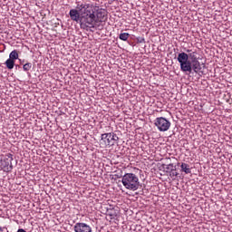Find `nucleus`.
<instances>
[{
    "mask_svg": "<svg viewBox=\"0 0 232 232\" xmlns=\"http://www.w3.org/2000/svg\"><path fill=\"white\" fill-rule=\"evenodd\" d=\"M70 18L75 23H80L82 30L95 28L97 23L106 21V13L98 11L95 14V7L92 4L77 2L76 9H71L69 12Z\"/></svg>",
    "mask_w": 232,
    "mask_h": 232,
    "instance_id": "nucleus-1",
    "label": "nucleus"
},
{
    "mask_svg": "<svg viewBox=\"0 0 232 232\" xmlns=\"http://www.w3.org/2000/svg\"><path fill=\"white\" fill-rule=\"evenodd\" d=\"M121 182L126 188V189H130V191H137L139 187L140 186V182L139 181V177L133 173H126L123 175L121 179Z\"/></svg>",
    "mask_w": 232,
    "mask_h": 232,
    "instance_id": "nucleus-2",
    "label": "nucleus"
},
{
    "mask_svg": "<svg viewBox=\"0 0 232 232\" xmlns=\"http://www.w3.org/2000/svg\"><path fill=\"white\" fill-rule=\"evenodd\" d=\"M178 63H179L181 72H185L186 70H191L189 56L186 53H179L178 54Z\"/></svg>",
    "mask_w": 232,
    "mask_h": 232,
    "instance_id": "nucleus-3",
    "label": "nucleus"
},
{
    "mask_svg": "<svg viewBox=\"0 0 232 232\" xmlns=\"http://www.w3.org/2000/svg\"><path fill=\"white\" fill-rule=\"evenodd\" d=\"M154 126L158 128L159 131H168L171 128V122L164 117H158L154 121Z\"/></svg>",
    "mask_w": 232,
    "mask_h": 232,
    "instance_id": "nucleus-4",
    "label": "nucleus"
},
{
    "mask_svg": "<svg viewBox=\"0 0 232 232\" xmlns=\"http://www.w3.org/2000/svg\"><path fill=\"white\" fill-rule=\"evenodd\" d=\"M12 160H14V155L8 153L5 155L4 160H1L2 169L6 173L12 171L14 169V166H12Z\"/></svg>",
    "mask_w": 232,
    "mask_h": 232,
    "instance_id": "nucleus-5",
    "label": "nucleus"
},
{
    "mask_svg": "<svg viewBox=\"0 0 232 232\" xmlns=\"http://www.w3.org/2000/svg\"><path fill=\"white\" fill-rule=\"evenodd\" d=\"M190 69L186 70L188 73H202V64H200V62L196 61V62H190Z\"/></svg>",
    "mask_w": 232,
    "mask_h": 232,
    "instance_id": "nucleus-6",
    "label": "nucleus"
},
{
    "mask_svg": "<svg viewBox=\"0 0 232 232\" xmlns=\"http://www.w3.org/2000/svg\"><path fill=\"white\" fill-rule=\"evenodd\" d=\"M73 228L74 232H92V227L86 223H76Z\"/></svg>",
    "mask_w": 232,
    "mask_h": 232,
    "instance_id": "nucleus-7",
    "label": "nucleus"
},
{
    "mask_svg": "<svg viewBox=\"0 0 232 232\" xmlns=\"http://www.w3.org/2000/svg\"><path fill=\"white\" fill-rule=\"evenodd\" d=\"M105 137H107V142H105L107 146H115L119 142V136L114 132L107 133Z\"/></svg>",
    "mask_w": 232,
    "mask_h": 232,
    "instance_id": "nucleus-8",
    "label": "nucleus"
},
{
    "mask_svg": "<svg viewBox=\"0 0 232 232\" xmlns=\"http://www.w3.org/2000/svg\"><path fill=\"white\" fill-rule=\"evenodd\" d=\"M181 171H183L184 173H186L187 175L191 173V169L189 168V165L187 163H181Z\"/></svg>",
    "mask_w": 232,
    "mask_h": 232,
    "instance_id": "nucleus-9",
    "label": "nucleus"
},
{
    "mask_svg": "<svg viewBox=\"0 0 232 232\" xmlns=\"http://www.w3.org/2000/svg\"><path fill=\"white\" fill-rule=\"evenodd\" d=\"M5 65H6V68H8V70H14V66L15 65V61L9 58L5 61Z\"/></svg>",
    "mask_w": 232,
    "mask_h": 232,
    "instance_id": "nucleus-10",
    "label": "nucleus"
},
{
    "mask_svg": "<svg viewBox=\"0 0 232 232\" xmlns=\"http://www.w3.org/2000/svg\"><path fill=\"white\" fill-rule=\"evenodd\" d=\"M9 59H11L12 61L19 59V53L17 52V50H14L10 53Z\"/></svg>",
    "mask_w": 232,
    "mask_h": 232,
    "instance_id": "nucleus-11",
    "label": "nucleus"
},
{
    "mask_svg": "<svg viewBox=\"0 0 232 232\" xmlns=\"http://www.w3.org/2000/svg\"><path fill=\"white\" fill-rule=\"evenodd\" d=\"M188 59H190V63H195L198 61V57H197V52H192L188 54Z\"/></svg>",
    "mask_w": 232,
    "mask_h": 232,
    "instance_id": "nucleus-12",
    "label": "nucleus"
},
{
    "mask_svg": "<svg viewBox=\"0 0 232 232\" xmlns=\"http://www.w3.org/2000/svg\"><path fill=\"white\" fill-rule=\"evenodd\" d=\"M119 38L121 39V41H127L128 39H130V34L121 33V34H120Z\"/></svg>",
    "mask_w": 232,
    "mask_h": 232,
    "instance_id": "nucleus-13",
    "label": "nucleus"
},
{
    "mask_svg": "<svg viewBox=\"0 0 232 232\" xmlns=\"http://www.w3.org/2000/svg\"><path fill=\"white\" fill-rule=\"evenodd\" d=\"M24 72H30L32 70V63H27L23 66Z\"/></svg>",
    "mask_w": 232,
    "mask_h": 232,
    "instance_id": "nucleus-14",
    "label": "nucleus"
},
{
    "mask_svg": "<svg viewBox=\"0 0 232 232\" xmlns=\"http://www.w3.org/2000/svg\"><path fill=\"white\" fill-rule=\"evenodd\" d=\"M169 177H171V179L174 177H179V173L175 171V169H170Z\"/></svg>",
    "mask_w": 232,
    "mask_h": 232,
    "instance_id": "nucleus-15",
    "label": "nucleus"
},
{
    "mask_svg": "<svg viewBox=\"0 0 232 232\" xmlns=\"http://www.w3.org/2000/svg\"><path fill=\"white\" fill-rule=\"evenodd\" d=\"M108 133L102 134V140H104V142H106V140L108 141V137H106Z\"/></svg>",
    "mask_w": 232,
    "mask_h": 232,
    "instance_id": "nucleus-16",
    "label": "nucleus"
},
{
    "mask_svg": "<svg viewBox=\"0 0 232 232\" xmlns=\"http://www.w3.org/2000/svg\"><path fill=\"white\" fill-rule=\"evenodd\" d=\"M167 169L170 170L173 169V163H170L167 166Z\"/></svg>",
    "mask_w": 232,
    "mask_h": 232,
    "instance_id": "nucleus-17",
    "label": "nucleus"
},
{
    "mask_svg": "<svg viewBox=\"0 0 232 232\" xmlns=\"http://www.w3.org/2000/svg\"><path fill=\"white\" fill-rule=\"evenodd\" d=\"M5 229H6V227H0V232H3V231H5Z\"/></svg>",
    "mask_w": 232,
    "mask_h": 232,
    "instance_id": "nucleus-18",
    "label": "nucleus"
},
{
    "mask_svg": "<svg viewBox=\"0 0 232 232\" xmlns=\"http://www.w3.org/2000/svg\"><path fill=\"white\" fill-rule=\"evenodd\" d=\"M140 43H146V40L144 38H140Z\"/></svg>",
    "mask_w": 232,
    "mask_h": 232,
    "instance_id": "nucleus-19",
    "label": "nucleus"
},
{
    "mask_svg": "<svg viewBox=\"0 0 232 232\" xmlns=\"http://www.w3.org/2000/svg\"><path fill=\"white\" fill-rule=\"evenodd\" d=\"M189 52H191V50L188 49V50H187V53H189Z\"/></svg>",
    "mask_w": 232,
    "mask_h": 232,
    "instance_id": "nucleus-20",
    "label": "nucleus"
}]
</instances>
